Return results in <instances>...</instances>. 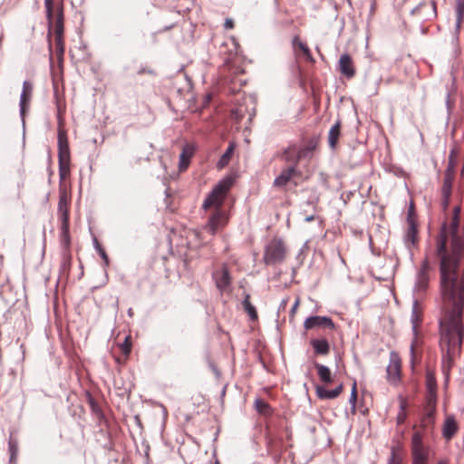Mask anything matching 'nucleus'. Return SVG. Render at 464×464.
Returning <instances> with one entry per match:
<instances>
[{
	"instance_id": "0eeeda50",
	"label": "nucleus",
	"mask_w": 464,
	"mask_h": 464,
	"mask_svg": "<svg viewBox=\"0 0 464 464\" xmlns=\"http://www.w3.org/2000/svg\"><path fill=\"white\" fill-rule=\"evenodd\" d=\"M411 14L419 16L420 19L430 20L437 15L436 4L434 1H423L414 7Z\"/></svg>"
},
{
	"instance_id": "7c9ffc66",
	"label": "nucleus",
	"mask_w": 464,
	"mask_h": 464,
	"mask_svg": "<svg viewBox=\"0 0 464 464\" xmlns=\"http://www.w3.org/2000/svg\"><path fill=\"white\" fill-rule=\"evenodd\" d=\"M456 161H457V151L455 149H452L449 155V163L447 168V173L452 174L454 171V169L456 167Z\"/></svg>"
},
{
	"instance_id": "a19ab883",
	"label": "nucleus",
	"mask_w": 464,
	"mask_h": 464,
	"mask_svg": "<svg viewBox=\"0 0 464 464\" xmlns=\"http://www.w3.org/2000/svg\"><path fill=\"white\" fill-rule=\"evenodd\" d=\"M407 417V413L405 411V408H401V411H399L397 415V422L398 424H401L405 421Z\"/></svg>"
},
{
	"instance_id": "9d476101",
	"label": "nucleus",
	"mask_w": 464,
	"mask_h": 464,
	"mask_svg": "<svg viewBox=\"0 0 464 464\" xmlns=\"http://www.w3.org/2000/svg\"><path fill=\"white\" fill-rule=\"evenodd\" d=\"M412 458L428 459V449L422 443V435L420 431L413 433L411 438Z\"/></svg>"
},
{
	"instance_id": "4d7b16f0",
	"label": "nucleus",
	"mask_w": 464,
	"mask_h": 464,
	"mask_svg": "<svg viewBox=\"0 0 464 464\" xmlns=\"http://www.w3.org/2000/svg\"><path fill=\"white\" fill-rule=\"evenodd\" d=\"M128 314H129L130 316H132V314H133V311H132V309H131V308H130V309L128 310Z\"/></svg>"
},
{
	"instance_id": "1a4fd4ad",
	"label": "nucleus",
	"mask_w": 464,
	"mask_h": 464,
	"mask_svg": "<svg viewBox=\"0 0 464 464\" xmlns=\"http://www.w3.org/2000/svg\"><path fill=\"white\" fill-rule=\"evenodd\" d=\"M430 269L428 259H424L420 271L418 272L414 289L418 292H424L429 285V271Z\"/></svg>"
},
{
	"instance_id": "c03bdc74",
	"label": "nucleus",
	"mask_w": 464,
	"mask_h": 464,
	"mask_svg": "<svg viewBox=\"0 0 464 464\" xmlns=\"http://www.w3.org/2000/svg\"><path fill=\"white\" fill-rule=\"evenodd\" d=\"M224 27L227 30L232 29L234 27V22L230 18H227L224 23Z\"/></svg>"
},
{
	"instance_id": "f3484780",
	"label": "nucleus",
	"mask_w": 464,
	"mask_h": 464,
	"mask_svg": "<svg viewBox=\"0 0 464 464\" xmlns=\"http://www.w3.org/2000/svg\"><path fill=\"white\" fill-rule=\"evenodd\" d=\"M297 173L295 165L290 166L287 169L282 170L280 175H278L275 180L274 185L276 187H283L287 184V182Z\"/></svg>"
},
{
	"instance_id": "f03ea898",
	"label": "nucleus",
	"mask_w": 464,
	"mask_h": 464,
	"mask_svg": "<svg viewBox=\"0 0 464 464\" xmlns=\"http://www.w3.org/2000/svg\"><path fill=\"white\" fill-rule=\"evenodd\" d=\"M463 307L464 304H453L450 309L446 310L443 318L440 320L441 371L445 382H448L454 362L461 353Z\"/></svg>"
},
{
	"instance_id": "6e6552de",
	"label": "nucleus",
	"mask_w": 464,
	"mask_h": 464,
	"mask_svg": "<svg viewBox=\"0 0 464 464\" xmlns=\"http://www.w3.org/2000/svg\"><path fill=\"white\" fill-rule=\"evenodd\" d=\"M33 94V84L28 81H24L23 82V90L20 95L19 101V111L20 116L22 118L23 122L24 121V114L27 109L29 108L31 98Z\"/></svg>"
},
{
	"instance_id": "b1692460",
	"label": "nucleus",
	"mask_w": 464,
	"mask_h": 464,
	"mask_svg": "<svg viewBox=\"0 0 464 464\" xmlns=\"http://www.w3.org/2000/svg\"><path fill=\"white\" fill-rule=\"evenodd\" d=\"M311 344L317 354H327L329 353V343L325 339H314Z\"/></svg>"
},
{
	"instance_id": "f704fd0d",
	"label": "nucleus",
	"mask_w": 464,
	"mask_h": 464,
	"mask_svg": "<svg viewBox=\"0 0 464 464\" xmlns=\"http://www.w3.org/2000/svg\"><path fill=\"white\" fill-rule=\"evenodd\" d=\"M8 446H9V451H10V461L14 462L15 459H16L17 451H18L17 443H16V441L10 440Z\"/></svg>"
},
{
	"instance_id": "393cba45",
	"label": "nucleus",
	"mask_w": 464,
	"mask_h": 464,
	"mask_svg": "<svg viewBox=\"0 0 464 464\" xmlns=\"http://www.w3.org/2000/svg\"><path fill=\"white\" fill-rule=\"evenodd\" d=\"M401 446L397 443L391 448V455L387 464H403L402 456L401 454Z\"/></svg>"
},
{
	"instance_id": "79ce46f5",
	"label": "nucleus",
	"mask_w": 464,
	"mask_h": 464,
	"mask_svg": "<svg viewBox=\"0 0 464 464\" xmlns=\"http://www.w3.org/2000/svg\"><path fill=\"white\" fill-rule=\"evenodd\" d=\"M130 337L127 336L124 340V343L121 345V350L123 353L128 354L130 352V343L129 342Z\"/></svg>"
},
{
	"instance_id": "3c124183",
	"label": "nucleus",
	"mask_w": 464,
	"mask_h": 464,
	"mask_svg": "<svg viewBox=\"0 0 464 464\" xmlns=\"http://www.w3.org/2000/svg\"><path fill=\"white\" fill-rule=\"evenodd\" d=\"M270 408H265V407H262V408H257L258 410V412L260 414H267V413H270V411H268Z\"/></svg>"
},
{
	"instance_id": "aec40b11",
	"label": "nucleus",
	"mask_w": 464,
	"mask_h": 464,
	"mask_svg": "<svg viewBox=\"0 0 464 464\" xmlns=\"http://www.w3.org/2000/svg\"><path fill=\"white\" fill-rule=\"evenodd\" d=\"M343 389V384H339L335 389L328 390L324 387L318 386L316 393L321 399H333L337 397Z\"/></svg>"
},
{
	"instance_id": "c9c22d12",
	"label": "nucleus",
	"mask_w": 464,
	"mask_h": 464,
	"mask_svg": "<svg viewBox=\"0 0 464 464\" xmlns=\"http://www.w3.org/2000/svg\"><path fill=\"white\" fill-rule=\"evenodd\" d=\"M293 43H294L295 45H297L302 50V52L304 53V54L306 57L311 58V53H310L309 48L307 47V45L304 43L300 41L298 39V37H295Z\"/></svg>"
},
{
	"instance_id": "9b49d317",
	"label": "nucleus",
	"mask_w": 464,
	"mask_h": 464,
	"mask_svg": "<svg viewBox=\"0 0 464 464\" xmlns=\"http://www.w3.org/2000/svg\"><path fill=\"white\" fill-rule=\"evenodd\" d=\"M304 327L307 330L316 327H325L333 329L334 327V324L333 320L328 316L315 315L306 318L304 323Z\"/></svg>"
},
{
	"instance_id": "5701e85b",
	"label": "nucleus",
	"mask_w": 464,
	"mask_h": 464,
	"mask_svg": "<svg viewBox=\"0 0 464 464\" xmlns=\"http://www.w3.org/2000/svg\"><path fill=\"white\" fill-rule=\"evenodd\" d=\"M341 122L337 121L330 129L328 133V144L330 148L334 149L340 135Z\"/></svg>"
},
{
	"instance_id": "37998d69",
	"label": "nucleus",
	"mask_w": 464,
	"mask_h": 464,
	"mask_svg": "<svg viewBox=\"0 0 464 464\" xmlns=\"http://www.w3.org/2000/svg\"><path fill=\"white\" fill-rule=\"evenodd\" d=\"M232 114L237 121H239L244 117V112L241 108L233 110Z\"/></svg>"
},
{
	"instance_id": "8fccbe9b",
	"label": "nucleus",
	"mask_w": 464,
	"mask_h": 464,
	"mask_svg": "<svg viewBox=\"0 0 464 464\" xmlns=\"http://www.w3.org/2000/svg\"><path fill=\"white\" fill-rule=\"evenodd\" d=\"M287 302H288L287 298L283 299L280 303L279 309H283V310L285 309V307L287 305Z\"/></svg>"
},
{
	"instance_id": "4be33fe9",
	"label": "nucleus",
	"mask_w": 464,
	"mask_h": 464,
	"mask_svg": "<svg viewBox=\"0 0 464 464\" xmlns=\"http://www.w3.org/2000/svg\"><path fill=\"white\" fill-rule=\"evenodd\" d=\"M192 154H193V150L190 147L185 146L183 148V150L179 155V167L180 170H184L188 168V166L190 162Z\"/></svg>"
},
{
	"instance_id": "f257e3e1",
	"label": "nucleus",
	"mask_w": 464,
	"mask_h": 464,
	"mask_svg": "<svg viewBox=\"0 0 464 464\" xmlns=\"http://www.w3.org/2000/svg\"><path fill=\"white\" fill-rule=\"evenodd\" d=\"M446 225L437 239L436 254L440 258V286L442 298L453 304H464V267L458 265V257L446 252Z\"/></svg>"
},
{
	"instance_id": "20e7f679",
	"label": "nucleus",
	"mask_w": 464,
	"mask_h": 464,
	"mask_svg": "<svg viewBox=\"0 0 464 464\" xmlns=\"http://www.w3.org/2000/svg\"><path fill=\"white\" fill-rule=\"evenodd\" d=\"M285 246L280 238L272 239L265 248L264 261L266 265L275 266L284 261Z\"/></svg>"
},
{
	"instance_id": "39448f33",
	"label": "nucleus",
	"mask_w": 464,
	"mask_h": 464,
	"mask_svg": "<svg viewBox=\"0 0 464 464\" xmlns=\"http://www.w3.org/2000/svg\"><path fill=\"white\" fill-rule=\"evenodd\" d=\"M58 214L62 222V235L66 242L69 243V211L68 198L65 191L60 190L58 202Z\"/></svg>"
},
{
	"instance_id": "bb28decb",
	"label": "nucleus",
	"mask_w": 464,
	"mask_h": 464,
	"mask_svg": "<svg viewBox=\"0 0 464 464\" xmlns=\"http://www.w3.org/2000/svg\"><path fill=\"white\" fill-rule=\"evenodd\" d=\"M315 368L317 369L318 376L323 382L329 383L332 382V373L327 366L316 363Z\"/></svg>"
},
{
	"instance_id": "4c0bfd02",
	"label": "nucleus",
	"mask_w": 464,
	"mask_h": 464,
	"mask_svg": "<svg viewBox=\"0 0 464 464\" xmlns=\"http://www.w3.org/2000/svg\"><path fill=\"white\" fill-rule=\"evenodd\" d=\"M63 35V34H60L59 36L55 35L56 49H57V52L60 53V54H62V55L63 54V52H64Z\"/></svg>"
},
{
	"instance_id": "bf43d9fd",
	"label": "nucleus",
	"mask_w": 464,
	"mask_h": 464,
	"mask_svg": "<svg viewBox=\"0 0 464 464\" xmlns=\"http://www.w3.org/2000/svg\"><path fill=\"white\" fill-rule=\"evenodd\" d=\"M367 411H368V409H367V408H365L363 411H362V414H365Z\"/></svg>"
},
{
	"instance_id": "412c9836",
	"label": "nucleus",
	"mask_w": 464,
	"mask_h": 464,
	"mask_svg": "<svg viewBox=\"0 0 464 464\" xmlns=\"http://www.w3.org/2000/svg\"><path fill=\"white\" fill-rule=\"evenodd\" d=\"M417 237V228L412 220L409 221V227L404 236V243L408 248L415 244Z\"/></svg>"
},
{
	"instance_id": "dca6fc26",
	"label": "nucleus",
	"mask_w": 464,
	"mask_h": 464,
	"mask_svg": "<svg viewBox=\"0 0 464 464\" xmlns=\"http://www.w3.org/2000/svg\"><path fill=\"white\" fill-rule=\"evenodd\" d=\"M58 161L70 162V149L66 134L61 130L58 132Z\"/></svg>"
},
{
	"instance_id": "c756f323",
	"label": "nucleus",
	"mask_w": 464,
	"mask_h": 464,
	"mask_svg": "<svg viewBox=\"0 0 464 464\" xmlns=\"http://www.w3.org/2000/svg\"><path fill=\"white\" fill-rule=\"evenodd\" d=\"M54 34L56 36L63 34V14L62 8L57 11Z\"/></svg>"
},
{
	"instance_id": "58836bf2",
	"label": "nucleus",
	"mask_w": 464,
	"mask_h": 464,
	"mask_svg": "<svg viewBox=\"0 0 464 464\" xmlns=\"http://www.w3.org/2000/svg\"><path fill=\"white\" fill-rule=\"evenodd\" d=\"M456 16H464V0H456Z\"/></svg>"
},
{
	"instance_id": "052dcab7",
	"label": "nucleus",
	"mask_w": 464,
	"mask_h": 464,
	"mask_svg": "<svg viewBox=\"0 0 464 464\" xmlns=\"http://www.w3.org/2000/svg\"><path fill=\"white\" fill-rule=\"evenodd\" d=\"M355 410H356V408H355V407H353V408H352V411H353V413H355Z\"/></svg>"
},
{
	"instance_id": "6ab92c4d",
	"label": "nucleus",
	"mask_w": 464,
	"mask_h": 464,
	"mask_svg": "<svg viewBox=\"0 0 464 464\" xmlns=\"http://www.w3.org/2000/svg\"><path fill=\"white\" fill-rule=\"evenodd\" d=\"M426 386L428 403L429 406H432L436 403V381L430 373L427 374Z\"/></svg>"
},
{
	"instance_id": "6e6d98bb",
	"label": "nucleus",
	"mask_w": 464,
	"mask_h": 464,
	"mask_svg": "<svg viewBox=\"0 0 464 464\" xmlns=\"http://www.w3.org/2000/svg\"><path fill=\"white\" fill-rule=\"evenodd\" d=\"M437 464H448V461L444 460V459H441V460L438 461Z\"/></svg>"
},
{
	"instance_id": "ddd939ff",
	"label": "nucleus",
	"mask_w": 464,
	"mask_h": 464,
	"mask_svg": "<svg viewBox=\"0 0 464 464\" xmlns=\"http://www.w3.org/2000/svg\"><path fill=\"white\" fill-rule=\"evenodd\" d=\"M337 69L346 78H352L355 74L353 60L348 53H343L340 56Z\"/></svg>"
},
{
	"instance_id": "a878e982",
	"label": "nucleus",
	"mask_w": 464,
	"mask_h": 464,
	"mask_svg": "<svg viewBox=\"0 0 464 464\" xmlns=\"http://www.w3.org/2000/svg\"><path fill=\"white\" fill-rule=\"evenodd\" d=\"M451 174L447 173L446 177L443 181V187H442V197H443V203L446 206L449 204V199L451 193V185H452V179L450 178Z\"/></svg>"
},
{
	"instance_id": "09e8293b",
	"label": "nucleus",
	"mask_w": 464,
	"mask_h": 464,
	"mask_svg": "<svg viewBox=\"0 0 464 464\" xmlns=\"http://www.w3.org/2000/svg\"><path fill=\"white\" fill-rule=\"evenodd\" d=\"M299 305V299L297 298L291 308V314H294Z\"/></svg>"
},
{
	"instance_id": "e2e57ef3",
	"label": "nucleus",
	"mask_w": 464,
	"mask_h": 464,
	"mask_svg": "<svg viewBox=\"0 0 464 464\" xmlns=\"http://www.w3.org/2000/svg\"><path fill=\"white\" fill-rule=\"evenodd\" d=\"M214 464H220L218 460H216Z\"/></svg>"
},
{
	"instance_id": "13d9d810",
	"label": "nucleus",
	"mask_w": 464,
	"mask_h": 464,
	"mask_svg": "<svg viewBox=\"0 0 464 464\" xmlns=\"http://www.w3.org/2000/svg\"><path fill=\"white\" fill-rule=\"evenodd\" d=\"M433 413H434V411H430L429 413H428V417L429 418H431L433 416Z\"/></svg>"
},
{
	"instance_id": "2f4dec72",
	"label": "nucleus",
	"mask_w": 464,
	"mask_h": 464,
	"mask_svg": "<svg viewBox=\"0 0 464 464\" xmlns=\"http://www.w3.org/2000/svg\"><path fill=\"white\" fill-rule=\"evenodd\" d=\"M69 173H70V162L59 161L60 182H62Z\"/></svg>"
},
{
	"instance_id": "7ed1b4c3",
	"label": "nucleus",
	"mask_w": 464,
	"mask_h": 464,
	"mask_svg": "<svg viewBox=\"0 0 464 464\" xmlns=\"http://www.w3.org/2000/svg\"><path fill=\"white\" fill-rule=\"evenodd\" d=\"M233 184V179L230 177L224 178L221 179L212 189V191L208 194L207 198L203 202V208H208L210 207L218 208L227 192L229 190Z\"/></svg>"
},
{
	"instance_id": "473e14b6",
	"label": "nucleus",
	"mask_w": 464,
	"mask_h": 464,
	"mask_svg": "<svg viewBox=\"0 0 464 464\" xmlns=\"http://www.w3.org/2000/svg\"><path fill=\"white\" fill-rule=\"evenodd\" d=\"M411 322L412 324L413 332H416L418 323L420 322V314L417 311V301H414V303H413L412 311H411Z\"/></svg>"
},
{
	"instance_id": "a18cd8bd",
	"label": "nucleus",
	"mask_w": 464,
	"mask_h": 464,
	"mask_svg": "<svg viewBox=\"0 0 464 464\" xmlns=\"http://www.w3.org/2000/svg\"><path fill=\"white\" fill-rule=\"evenodd\" d=\"M463 18H464V16H456L455 28H456L457 31H459V29L461 27V24H462Z\"/></svg>"
},
{
	"instance_id": "72a5a7b5",
	"label": "nucleus",
	"mask_w": 464,
	"mask_h": 464,
	"mask_svg": "<svg viewBox=\"0 0 464 464\" xmlns=\"http://www.w3.org/2000/svg\"><path fill=\"white\" fill-rule=\"evenodd\" d=\"M93 246L96 249V251L99 253L101 257L104 260L105 265L109 264V258L104 251V249L102 247V246L99 244L98 239L96 237H93Z\"/></svg>"
},
{
	"instance_id": "de8ad7c7",
	"label": "nucleus",
	"mask_w": 464,
	"mask_h": 464,
	"mask_svg": "<svg viewBox=\"0 0 464 464\" xmlns=\"http://www.w3.org/2000/svg\"><path fill=\"white\" fill-rule=\"evenodd\" d=\"M412 464H427V459L412 458Z\"/></svg>"
},
{
	"instance_id": "864d4df0",
	"label": "nucleus",
	"mask_w": 464,
	"mask_h": 464,
	"mask_svg": "<svg viewBox=\"0 0 464 464\" xmlns=\"http://www.w3.org/2000/svg\"><path fill=\"white\" fill-rule=\"evenodd\" d=\"M314 216L311 215V216L306 217V218H304V221H305V222H310V221H312V220H314Z\"/></svg>"
},
{
	"instance_id": "423d86ee",
	"label": "nucleus",
	"mask_w": 464,
	"mask_h": 464,
	"mask_svg": "<svg viewBox=\"0 0 464 464\" xmlns=\"http://www.w3.org/2000/svg\"><path fill=\"white\" fill-rule=\"evenodd\" d=\"M388 382L393 385L399 383L401 380V359L397 353H390V361L386 368Z\"/></svg>"
},
{
	"instance_id": "49530a36",
	"label": "nucleus",
	"mask_w": 464,
	"mask_h": 464,
	"mask_svg": "<svg viewBox=\"0 0 464 464\" xmlns=\"http://www.w3.org/2000/svg\"><path fill=\"white\" fill-rule=\"evenodd\" d=\"M102 408H99V407H96V408H92L93 413L98 417V418H101L103 416V413H102Z\"/></svg>"
},
{
	"instance_id": "2eb2a0df",
	"label": "nucleus",
	"mask_w": 464,
	"mask_h": 464,
	"mask_svg": "<svg viewBox=\"0 0 464 464\" xmlns=\"http://www.w3.org/2000/svg\"><path fill=\"white\" fill-rule=\"evenodd\" d=\"M314 147L313 146H306L302 149H299L297 151L295 148H289L285 150L284 155L285 158V160L290 161L292 160V154L296 153L295 159L294 160V165H295L301 159L303 158H309L312 156Z\"/></svg>"
},
{
	"instance_id": "c85d7f7f",
	"label": "nucleus",
	"mask_w": 464,
	"mask_h": 464,
	"mask_svg": "<svg viewBox=\"0 0 464 464\" xmlns=\"http://www.w3.org/2000/svg\"><path fill=\"white\" fill-rule=\"evenodd\" d=\"M44 7L46 12V18L48 23L49 31L51 30L53 26V0H44ZM48 36L50 37V33L48 34Z\"/></svg>"
},
{
	"instance_id": "e433bc0d",
	"label": "nucleus",
	"mask_w": 464,
	"mask_h": 464,
	"mask_svg": "<svg viewBox=\"0 0 464 464\" xmlns=\"http://www.w3.org/2000/svg\"><path fill=\"white\" fill-rule=\"evenodd\" d=\"M233 150H234L233 145H230V146L227 149L226 152L222 155V157H221V159H220V160H219V162H218V164H219L220 166H223L224 164H226V163L227 162V160H228L230 159V157H231V154H232V152H233Z\"/></svg>"
},
{
	"instance_id": "ea45409f",
	"label": "nucleus",
	"mask_w": 464,
	"mask_h": 464,
	"mask_svg": "<svg viewBox=\"0 0 464 464\" xmlns=\"http://www.w3.org/2000/svg\"><path fill=\"white\" fill-rule=\"evenodd\" d=\"M357 401V391H356V383L354 382L352 388V392L349 398V402L352 406H355Z\"/></svg>"
},
{
	"instance_id": "4468645a",
	"label": "nucleus",
	"mask_w": 464,
	"mask_h": 464,
	"mask_svg": "<svg viewBox=\"0 0 464 464\" xmlns=\"http://www.w3.org/2000/svg\"><path fill=\"white\" fill-rule=\"evenodd\" d=\"M213 278L216 285L220 292H225L230 285V276L227 267H222L221 270L213 273Z\"/></svg>"
},
{
	"instance_id": "680f3d73",
	"label": "nucleus",
	"mask_w": 464,
	"mask_h": 464,
	"mask_svg": "<svg viewBox=\"0 0 464 464\" xmlns=\"http://www.w3.org/2000/svg\"><path fill=\"white\" fill-rule=\"evenodd\" d=\"M411 353H413V344H411Z\"/></svg>"
},
{
	"instance_id": "a211bd4d",
	"label": "nucleus",
	"mask_w": 464,
	"mask_h": 464,
	"mask_svg": "<svg viewBox=\"0 0 464 464\" xmlns=\"http://www.w3.org/2000/svg\"><path fill=\"white\" fill-rule=\"evenodd\" d=\"M458 431V424L454 416L448 415L443 424L442 433L446 440H450Z\"/></svg>"
},
{
	"instance_id": "f8f14e48",
	"label": "nucleus",
	"mask_w": 464,
	"mask_h": 464,
	"mask_svg": "<svg viewBox=\"0 0 464 464\" xmlns=\"http://www.w3.org/2000/svg\"><path fill=\"white\" fill-rule=\"evenodd\" d=\"M226 223L225 216L219 211L215 212L204 227V230L209 235H215Z\"/></svg>"
},
{
	"instance_id": "603ef678",
	"label": "nucleus",
	"mask_w": 464,
	"mask_h": 464,
	"mask_svg": "<svg viewBox=\"0 0 464 464\" xmlns=\"http://www.w3.org/2000/svg\"><path fill=\"white\" fill-rule=\"evenodd\" d=\"M254 406H267L266 403H264L260 399H256L255 401Z\"/></svg>"
},
{
	"instance_id": "cd10ccee",
	"label": "nucleus",
	"mask_w": 464,
	"mask_h": 464,
	"mask_svg": "<svg viewBox=\"0 0 464 464\" xmlns=\"http://www.w3.org/2000/svg\"><path fill=\"white\" fill-rule=\"evenodd\" d=\"M250 296L246 295L244 301L243 306L246 312L248 314L251 320H256L257 318V313L255 306L250 303Z\"/></svg>"
},
{
	"instance_id": "5fc2aeb1",
	"label": "nucleus",
	"mask_w": 464,
	"mask_h": 464,
	"mask_svg": "<svg viewBox=\"0 0 464 464\" xmlns=\"http://www.w3.org/2000/svg\"><path fill=\"white\" fill-rule=\"evenodd\" d=\"M457 228H458V224H457V222H454L453 223V231H454V233H456Z\"/></svg>"
}]
</instances>
